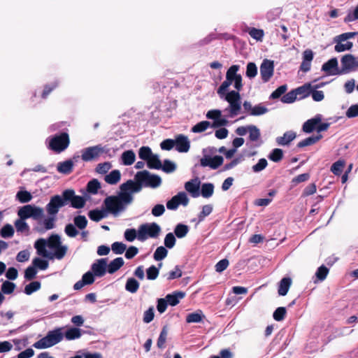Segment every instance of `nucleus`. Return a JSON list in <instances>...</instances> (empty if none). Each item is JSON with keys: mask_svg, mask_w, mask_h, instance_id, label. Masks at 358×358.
<instances>
[{"mask_svg": "<svg viewBox=\"0 0 358 358\" xmlns=\"http://www.w3.org/2000/svg\"><path fill=\"white\" fill-rule=\"evenodd\" d=\"M200 185L201 182L199 179L198 178H195L194 179L185 182V189L192 197L196 198L200 195Z\"/></svg>", "mask_w": 358, "mask_h": 358, "instance_id": "18", "label": "nucleus"}, {"mask_svg": "<svg viewBox=\"0 0 358 358\" xmlns=\"http://www.w3.org/2000/svg\"><path fill=\"white\" fill-rule=\"evenodd\" d=\"M147 278L150 280H155L159 275V268L152 265L146 270Z\"/></svg>", "mask_w": 358, "mask_h": 358, "instance_id": "55", "label": "nucleus"}, {"mask_svg": "<svg viewBox=\"0 0 358 358\" xmlns=\"http://www.w3.org/2000/svg\"><path fill=\"white\" fill-rule=\"evenodd\" d=\"M210 126V123L208 121H201L195 124L191 129L193 133H201L206 131Z\"/></svg>", "mask_w": 358, "mask_h": 358, "instance_id": "43", "label": "nucleus"}, {"mask_svg": "<svg viewBox=\"0 0 358 358\" xmlns=\"http://www.w3.org/2000/svg\"><path fill=\"white\" fill-rule=\"evenodd\" d=\"M167 336L168 327L167 326H164L157 339V345L158 348L164 349L165 348Z\"/></svg>", "mask_w": 358, "mask_h": 358, "instance_id": "32", "label": "nucleus"}, {"mask_svg": "<svg viewBox=\"0 0 358 358\" xmlns=\"http://www.w3.org/2000/svg\"><path fill=\"white\" fill-rule=\"evenodd\" d=\"M294 90L296 93V96H297V95H301V98H305V97L308 96L310 94L311 86H310V84L308 83V84H305L301 87H299L294 89Z\"/></svg>", "mask_w": 358, "mask_h": 358, "instance_id": "33", "label": "nucleus"}, {"mask_svg": "<svg viewBox=\"0 0 358 358\" xmlns=\"http://www.w3.org/2000/svg\"><path fill=\"white\" fill-rule=\"evenodd\" d=\"M89 217L94 222H99L106 217V214L103 210L94 209L88 213Z\"/></svg>", "mask_w": 358, "mask_h": 358, "instance_id": "41", "label": "nucleus"}, {"mask_svg": "<svg viewBox=\"0 0 358 358\" xmlns=\"http://www.w3.org/2000/svg\"><path fill=\"white\" fill-rule=\"evenodd\" d=\"M210 358H234V353L229 348H224L220 351L219 355H213Z\"/></svg>", "mask_w": 358, "mask_h": 358, "instance_id": "63", "label": "nucleus"}, {"mask_svg": "<svg viewBox=\"0 0 358 358\" xmlns=\"http://www.w3.org/2000/svg\"><path fill=\"white\" fill-rule=\"evenodd\" d=\"M112 251L116 255L122 254L127 249V245L122 242H115L111 245Z\"/></svg>", "mask_w": 358, "mask_h": 358, "instance_id": "53", "label": "nucleus"}, {"mask_svg": "<svg viewBox=\"0 0 358 358\" xmlns=\"http://www.w3.org/2000/svg\"><path fill=\"white\" fill-rule=\"evenodd\" d=\"M189 227L184 224H178L174 229V234L178 238H182L187 234Z\"/></svg>", "mask_w": 358, "mask_h": 358, "instance_id": "34", "label": "nucleus"}, {"mask_svg": "<svg viewBox=\"0 0 358 358\" xmlns=\"http://www.w3.org/2000/svg\"><path fill=\"white\" fill-rule=\"evenodd\" d=\"M213 211V206L210 204L205 205L202 208V210L198 215L199 221L201 222L204 220V218L209 215Z\"/></svg>", "mask_w": 358, "mask_h": 358, "instance_id": "57", "label": "nucleus"}, {"mask_svg": "<svg viewBox=\"0 0 358 358\" xmlns=\"http://www.w3.org/2000/svg\"><path fill=\"white\" fill-rule=\"evenodd\" d=\"M69 134L62 132L48 138V148L55 153H61L69 146Z\"/></svg>", "mask_w": 358, "mask_h": 358, "instance_id": "5", "label": "nucleus"}, {"mask_svg": "<svg viewBox=\"0 0 358 358\" xmlns=\"http://www.w3.org/2000/svg\"><path fill=\"white\" fill-rule=\"evenodd\" d=\"M124 264L122 257H117L112 260L108 264H107V271L109 273L113 274L118 271Z\"/></svg>", "mask_w": 358, "mask_h": 358, "instance_id": "23", "label": "nucleus"}, {"mask_svg": "<svg viewBox=\"0 0 358 358\" xmlns=\"http://www.w3.org/2000/svg\"><path fill=\"white\" fill-rule=\"evenodd\" d=\"M64 200L66 204L71 203V206L80 209L83 208L86 203V199L81 196L76 195L75 191L72 189H67L64 190Z\"/></svg>", "mask_w": 358, "mask_h": 358, "instance_id": "9", "label": "nucleus"}, {"mask_svg": "<svg viewBox=\"0 0 358 358\" xmlns=\"http://www.w3.org/2000/svg\"><path fill=\"white\" fill-rule=\"evenodd\" d=\"M147 165L150 169H161L162 162L156 155H152V157L146 161Z\"/></svg>", "mask_w": 358, "mask_h": 358, "instance_id": "36", "label": "nucleus"}, {"mask_svg": "<svg viewBox=\"0 0 358 358\" xmlns=\"http://www.w3.org/2000/svg\"><path fill=\"white\" fill-rule=\"evenodd\" d=\"M322 138V135L320 134L315 136L308 137L302 140L301 141L299 142L297 144V147L301 148L306 146L313 145L316 143L317 141H319Z\"/></svg>", "mask_w": 358, "mask_h": 358, "instance_id": "26", "label": "nucleus"}, {"mask_svg": "<svg viewBox=\"0 0 358 358\" xmlns=\"http://www.w3.org/2000/svg\"><path fill=\"white\" fill-rule=\"evenodd\" d=\"M214 192V185L210 182L203 183L201 185L200 194L204 198L210 197Z\"/></svg>", "mask_w": 358, "mask_h": 358, "instance_id": "31", "label": "nucleus"}, {"mask_svg": "<svg viewBox=\"0 0 358 358\" xmlns=\"http://www.w3.org/2000/svg\"><path fill=\"white\" fill-rule=\"evenodd\" d=\"M135 180L138 181L141 186L155 188L160 185L161 178L157 175H151L148 171H138L135 175Z\"/></svg>", "mask_w": 358, "mask_h": 358, "instance_id": "7", "label": "nucleus"}, {"mask_svg": "<svg viewBox=\"0 0 358 358\" xmlns=\"http://www.w3.org/2000/svg\"><path fill=\"white\" fill-rule=\"evenodd\" d=\"M67 205L64 200V191L61 195L56 194L50 197L49 203L45 206V210L50 216H56L59 209Z\"/></svg>", "mask_w": 358, "mask_h": 358, "instance_id": "8", "label": "nucleus"}, {"mask_svg": "<svg viewBox=\"0 0 358 358\" xmlns=\"http://www.w3.org/2000/svg\"><path fill=\"white\" fill-rule=\"evenodd\" d=\"M205 317L201 310L189 313L186 317V322L187 323H198L201 322Z\"/></svg>", "mask_w": 358, "mask_h": 358, "instance_id": "30", "label": "nucleus"}, {"mask_svg": "<svg viewBox=\"0 0 358 358\" xmlns=\"http://www.w3.org/2000/svg\"><path fill=\"white\" fill-rule=\"evenodd\" d=\"M136 155L133 150H127L122 155V164L125 166H129L135 162Z\"/></svg>", "mask_w": 358, "mask_h": 358, "instance_id": "28", "label": "nucleus"}, {"mask_svg": "<svg viewBox=\"0 0 358 358\" xmlns=\"http://www.w3.org/2000/svg\"><path fill=\"white\" fill-rule=\"evenodd\" d=\"M139 288L138 282L134 278H130L127 280L125 289L131 293H136Z\"/></svg>", "mask_w": 358, "mask_h": 358, "instance_id": "35", "label": "nucleus"}, {"mask_svg": "<svg viewBox=\"0 0 358 358\" xmlns=\"http://www.w3.org/2000/svg\"><path fill=\"white\" fill-rule=\"evenodd\" d=\"M107 263V258L96 259L91 266V271L96 277H103L108 271Z\"/></svg>", "mask_w": 358, "mask_h": 358, "instance_id": "14", "label": "nucleus"}, {"mask_svg": "<svg viewBox=\"0 0 358 358\" xmlns=\"http://www.w3.org/2000/svg\"><path fill=\"white\" fill-rule=\"evenodd\" d=\"M121 192L117 196H109L104 199V205L108 212L115 216L120 212L124 211L127 205L133 201L132 193L138 192L142 187L138 181L129 180L122 183L120 187Z\"/></svg>", "mask_w": 358, "mask_h": 358, "instance_id": "1", "label": "nucleus"}, {"mask_svg": "<svg viewBox=\"0 0 358 358\" xmlns=\"http://www.w3.org/2000/svg\"><path fill=\"white\" fill-rule=\"evenodd\" d=\"M329 271V270L326 266L322 265L317 268L315 273V276L318 280L323 281L326 279Z\"/></svg>", "mask_w": 358, "mask_h": 358, "instance_id": "48", "label": "nucleus"}, {"mask_svg": "<svg viewBox=\"0 0 358 358\" xmlns=\"http://www.w3.org/2000/svg\"><path fill=\"white\" fill-rule=\"evenodd\" d=\"M73 169V162L72 160L69 159L57 164V171L64 174H69L72 172Z\"/></svg>", "mask_w": 358, "mask_h": 358, "instance_id": "24", "label": "nucleus"}, {"mask_svg": "<svg viewBox=\"0 0 358 358\" xmlns=\"http://www.w3.org/2000/svg\"><path fill=\"white\" fill-rule=\"evenodd\" d=\"M322 71L327 75L334 76L339 74L340 70L338 68V60L336 57L331 58L325 62L322 66Z\"/></svg>", "mask_w": 358, "mask_h": 358, "instance_id": "19", "label": "nucleus"}, {"mask_svg": "<svg viewBox=\"0 0 358 358\" xmlns=\"http://www.w3.org/2000/svg\"><path fill=\"white\" fill-rule=\"evenodd\" d=\"M322 122L320 115H316L315 117L308 120L305 122L302 127V130L307 134L313 132L314 130L317 131V127L319 123Z\"/></svg>", "mask_w": 358, "mask_h": 358, "instance_id": "20", "label": "nucleus"}, {"mask_svg": "<svg viewBox=\"0 0 358 358\" xmlns=\"http://www.w3.org/2000/svg\"><path fill=\"white\" fill-rule=\"evenodd\" d=\"M341 69L339 74H345L352 71L355 68V57L351 54H347L341 59Z\"/></svg>", "mask_w": 358, "mask_h": 358, "instance_id": "15", "label": "nucleus"}, {"mask_svg": "<svg viewBox=\"0 0 358 358\" xmlns=\"http://www.w3.org/2000/svg\"><path fill=\"white\" fill-rule=\"evenodd\" d=\"M296 138V133L292 131H286L282 136L276 138V142L279 145H289Z\"/></svg>", "mask_w": 358, "mask_h": 358, "instance_id": "21", "label": "nucleus"}, {"mask_svg": "<svg viewBox=\"0 0 358 358\" xmlns=\"http://www.w3.org/2000/svg\"><path fill=\"white\" fill-rule=\"evenodd\" d=\"M346 117L353 118L358 117V104L352 105L345 113Z\"/></svg>", "mask_w": 358, "mask_h": 358, "instance_id": "64", "label": "nucleus"}, {"mask_svg": "<svg viewBox=\"0 0 358 358\" xmlns=\"http://www.w3.org/2000/svg\"><path fill=\"white\" fill-rule=\"evenodd\" d=\"M283 158V151L280 148L273 149L268 155V159L273 162H279Z\"/></svg>", "mask_w": 358, "mask_h": 358, "instance_id": "40", "label": "nucleus"}, {"mask_svg": "<svg viewBox=\"0 0 358 358\" xmlns=\"http://www.w3.org/2000/svg\"><path fill=\"white\" fill-rule=\"evenodd\" d=\"M74 225L79 229H84L87 227L88 221L85 215H77L73 218Z\"/></svg>", "mask_w": 358, "mask_h": 358, "instance_id": "38", "label": "nucleus"}, {"mask_svg": "<svg viewBox=\"0 0 358 358\" xmlns=\"http://www.w3.org/2000/svg\"><path fill=\"white\" fill-rule=\"evenodd\" d=\"M37 273V269L31 264V266H28L24 274V277L29 280L34 279Z\"/></svg>", "mask_w": 358, "mask_h": 358, "instance_id": "61", "label": "nucleus"}, {"mask_svg": "<svg viewBox=\"0 0 358 358\" xmlns=\"http://www.w3.org/2000/svg\"><path fill=\"white\" fill-rule=\"evenodd\" d=\"M32 265L37 269L45 270L49 266V263L47 260L43 259L40 257H36L32 260Z\"/></svg>", "mask_w": 358, "mask_h": 358, "instance_id": "42", "label": "nucleus"}, {"mask_svg": "<svg viewBox=\"0 0 358 358\" xmlns=\"http://www.w3.org/2000/svg\"><path fill=\"white\" fill-rule=\"evenodd\" d=\"M14 234V229L13 227L9 224H5L0 231V235L3 238H10L13 236Z\"/></svg>", "mask_w": 358, "mask_h": 358, "instance_id": "51", "label": "nucleus"}, {"mask_svg": "<svg viewBox=\"0 0 358 358\" xmlns=\"http://www.w3.org/2000/svg\"><path fill=\"white\" fill-rule=\"evenodd\" d=\"M15 285L10 281H5L1 285V291L3 294H9L13 292Z\"/></svg>", "mask_w": 358, "mask_h": 358, "instance_id": "56", "label": "nucleus"}, {"mask_svg": "<svg viewBox=\"0 0 358 358\" xmlns=\"http://www.w3.org/2000/svg\"><path fill=\"white\" fill-rule=\"evenodd\" d=\"M249 131V138L251 141H256L260 137L259 129L255 125H250L248 127Z\"/></svg>", "mask_w": 358, "mask_h": 358, "instance_id": "45", "label": "nucleus"}, {"mask_svg": "<svg viewBox=\"0 0 358 358\" xmlns=\"http://www.w3.org/2000/svg\"><path fill=\"white\" fill-rule=\"evenodd\" d=\"M62 329L60 327L49 331L45 337L36 342L33 346L37 349H45L59 343L64 338Z\"/></svg>", "mask_w": 358, "mask_h": 358, "instance_id": "4", "label": "nucleus"}, {"mask_svg": "<svg viewBox=\"0 0 358 358\" xmlns=\"http://www.w3.org/2000/svg\"><path fill=\"white\" fill-rule=\"evenodd\" d=\"M274 73L273 61L265 59L260 65V75L264 83L270 80Z\"/></svg>", "mask_w": 358, "mask_h": 358, "instance_id": "11", "label": "nucleus"}, {"mask_svg": "<svg viewBox=\"0 0 358 358\" xmlns=\"http://www.w3.org/2000/svg\"><path fill=\"white\" fill-rule=\"evenodd\" d=\"M286 313L287 310L285 307H278L273 314V319L278 322L282 321L285 319Z\"/></svg>", "mask_w": 358, "mask_h": 358, "instance_id": "50", "label": "nucleus"}, {"mask_svg": "<svg viewBox=\"0 0 358 358\" xmlns=\"http://www.w3.org/2000/svg\"><path fill=\"white\" fill-rule=\"evenodd\" d=\"M176 150L179 152H187L190 148V141L184 134H178L175 139Z\"/></svg>", "mask_w": 358, "mask_h": 358, "instance_id": "17", "label": "nucleus"}, {"mask_svg": "<svg viewBox=\"0 0 358 358\" xmlns=\"http://www.w3.org/2000/svg\"><path fill=\"white\" fill-rule=\"evenodd\" d=\"M239 65L231 66L226 73V80L221 84L217 93L221 99H224L229 104L241 100L239 92L243 89L242 76L237 72Z\"/></svg>", "mask_w": 358, "mask_h": 358, "instance_id": "2", "label": "nucleus"}, {"mask_svg": "<svg viewBox=\"0 0 358 358\" xmlns=\"http://www.w3.org/2000/svg\"><path fill=\"white\" fill-rule=\"evenodd\" d=\"M121 178V173L119 170H113L105 176V181L110 185L117 184Z\"/></svg>", "mask_w": 358, "mask_h": 358, "instance_id": "27", "label": "nucleus"}, {"mask_svg": "<svg viewBox=\"0 0 358 358\" xmlns=\"http://www.w3.org/2000/svg\"><path fill=\"white\" fill-rule=\"evenodd\" d=\"M296 99V93L294 90H292L290 92H289L288 93L284 94L281 98L282 102L285 103H293L294 101H295Z\"/></svg>", "mask_w": 358, "mask_h": 358, "instance_id": "59", "label": "nucleus"}, {"mask_svg": "<svg viewBox=\"0 0 358 358\" xmlns=\"http://www.w3.org/2000/svg\"><path fill=\"white\" fill-rule=\"evenodd\" d=\"M189 203V199L184 192H180L173 196L166 203V207L169 210H176L179 205L187 206Z\"/></svg>", "mask_w": 358, "mask_h": 358, "instance_id": "13", "label": "nucleus"}, {"mask_svg": "<svg viewBox=\"0 0 358 358\" xmlns=\"http://www.w3.org/2000/svg\"><path fill=\"white\" fill-rule=\"evenodd\" d=\"M345 167V162L342 160H338L334 163L331 167V171L336 176H340Z\"/></svg>", "mask_w": 358, "mask_h": 358, "instance_id": "44", "label": "nucleus"}, {"mask_svg": "<svg viewBox=\"0 0 358 358\" xmlns=\"http://www.w3.org/2000/svg\"><path fill=\"white\" fill-rule=\"evenodd\" d=\"M336 44L334 47V50L337 52H341L345 50H350L353 44L352 42L348 41L346 43L343 44L342 42H335Z\"/></svg>", "mask_w": 358, "mask_h": 358, "instance_id": "54", "label": "nucleus"}, {"mask_svg": "<svg viewBox=\"0 0 358 358\" xmlns=\"http://www.w3.org/2000/svg\"><path fill=\"white\" fill-rule=\"evenodd\" d=\"M101 188V184L97 179H93L88 182L87 185V191L93 194H96Z\"/></svg>", "mask_w": 358, "mask_h": 358, "instance_id": "37", "label": "nucleus"}, {"mask_svg": "<svg viewBox=\"0 0 358 358\" xmlns=\"http://www.w3.org/2000/svg\"><path fill=\"white\" fill-rule=\"evenodd\" d=\"M152 155L150 148L148 146H143L139 149L138 156L143 160H148Z\"/></svg>", "mask_w": 358, "mask_h": 358, "instance_id": "46", "label": "nucleus"}, {"mask_svg": "<svg viewBox=\"0 0 358 358\" xmlns=\"http://www.w3.org/2000/svg\"><path fill=\"white\" fill-rule=\"evenodd\" d=\"M292 285V280L290 278H283L280 281L278 287V294L280 296H285L289 291Z\"/></svg>", "mask_w": 358, "mask_h": 358, "instance_id": "25", "label": "nucleus"}, {"mask_svg": "<svg viewBox=\"0 0 358 358\" xmlns=\"http://www.w3.org/2000/svg\"><path fill=\"white\" fill-rule=\"evenodd\" d=\"M176 164L169 159H165L164 161V164H163V165L162 164V168H161V169H162L163 171H164L165 173H167L173 172L176 170Z\"/></svg>", "mask_w": 358, "mask_h": 358, "instance_id": "58", "label": "nucleus"}, {"mask_svg": "<svg viewBox=\"0 0 358 358\" xmlns=\"http://www.w3.org/2000/svg\"><path fill=\"white\" fill-rule=\"evenodd\" d=\"M44 215L43 209L34 205L24 206V220L32 218L35 220H41Z\"/></svg>", "mask_w": 358, "mask_h": 358, "instance_id": "12", "label": "nucleus"}, {"mask_svg": "<svg viewBox=\"0 0 358 358\" xmlns=\"http://www.w3.org/2000/svg\"><path fill=\"white\" fill-rule=\"evenodd\" d=\"M257 74V67L254 62H249L247 64L245 75L249 78H255Z\"/></svg>", "mask_w": 358, "mask_h": 358, "instance_id": "49", "label": "nucleus"}, {"mask_svg": "<svg viewBox=\"0 0 358 358\" xmlns=\"http://www.w3.org/2000/svg\"><path fill=\"white\" fill-rule=\"evenodd\" d=\"M160 231L161 228L159 225L155 222L143 224L138 227V239L141 241H144L148 237L157 238Z\"/></svg>", "mask_w": 358, "mask_h": 358, "instance_id": "6", "label": "nucleus"}, {"mask_svg": "<svg viewBox=\"0 0 358 358\" xmlns=\"http://www.w3.org/2000/svg\"><path fill=\"white\" fill-rule=\"evenodd\" d=\"M81 335V329L76 327H71L65 332L64 336L66 340L71 341L79 338Z\"/></svg>", "mask_w": 358, "mask_h": 358, "instance_id": "29", "label": "nucleus"}, {"mask_svg": "<svg viewBox=\"0 0 358 358\" xmlns=\"http://www.w3.org/2000/svg\"><path fill=\"white\" fill-rule=\"evenodd\" d=\"M267 111L268 109L265 106L259 104L252 108V111L250 113V115L253 116H258L265 114L266 113H267Z\"/></svg>", "mask_w": 358, "mask_h": 358, "instance_id": "60", "label": "nucleus"}, {"mask_svg": "<svg viewBox=\"0 0 358 358\" xmlns=\"http://www.w3.org/2000/svg\"><path fill=\"white\" fill-rule=\"evenodd\" d=\"M185 293L182 292H175L173 294H169L166 296L165 299L171 306L178 305L180 302V299H183Z\"/></svg>", "mask_w": 358, "mask_h": 358, "instance_id": "22", "label": "nucleus"}, {"mask_svg": "<svg viewBox=\"0 0 358 358\" xmlns=\"http://www.w3.org/2000/svg\"><path fill=\"white\" fill-rule=\"evenodd\" d=\"M168 255V250L163 246L158 247L153 255L155 260L161 261L164 259Z\"/></svg>", "mask_w": 358, "mask_h": 358, "instance_id": "47", "label": "nucleus"}, {"mask_svg": "<svg viewBox=\"0 0 358 358\" xmlns=\"http://www.w3.org/2000/svg\"><path fill=\"white\" fill-rule=\"evenodd\" d=\"M41 284L39 281H33L27 285L24 289V292L27 295L38 291L41 288Z\"/></svg>", "mask_w": 358, "mask_h": 358, "instance_id": "39", "label": "nucleus"}, {"mask_svg": "<svg viewBox=\"0 0 358 358\" xmlns=\"http://www.w3.org/2000/svg\"><path fill=\"white\" fill-rule=\"evenodd\" d=\"M268 162L266 159L262 158L258 162L252 166V171L255 173H258L264 170L267 166Z\"/></svg>", "mask_w": 358, "mask_h": 358, "instance_id": "62", "label": "nucleus"}, {"mask_svg": "<svg viewBox=\"0 0 358 358\" xmlns=\"http://www.w3.org/2000/svg\"><path fill=\"white\" fill-rule=\"evenodd\" d=\"M248 34L252 38L259 41H262L264 34V31L262 29H257L255 27L250 29V30L248 31Z\"/></svg>", "mask_w": 358, "mask_h": 358, "instance_id": "52", "label": "nucleus"}, {"mask_svg": "<svg viewBox=\"0 0 358 358\" xmlns=\"http://www.w3.org/2000/svg\"><path fill=\"white\" fill-rule=\"evenodd\" d=\"M223 157L220 155H215L213 157L205 156L200 159V164L203 167L209 166L212 169H217L223 164Z\"/></svg>", "mask_w": 358, "mask_h": 358, "instance_id": "16", "label": "nucleus"}, {"mask_svg": "<svg viewBox=\"0 0 358 358\" xmlns=\"http://www.w3.org/2000/svg\"><path fill=\"white\" fill-rule=\"evenodd\" d=\"M34 248L38 255L48 259H62L67 252V247L62 244L58 234H52L48 239L38 238L34 243Z\"/></svg>", "mask_w": 358, "mask_h": 358, "instance_id": "3", "label": "nucleus"}, {"mask_svg": "<svg viewBox=\"0 0 358 358\" xmlns=\"http://www.w3.org/2000/svg\"><path fill=\"white\" fill-rule=\"evenodd\" d=\"M105 152V149L101 145L88 147L82 151V159L85 162H90L98 158Z\"/></svg>", "mask_w": 358, "mask_h": 358, "instance_id": "10", "label": "nucleus"}]
</instances>
